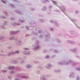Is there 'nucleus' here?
Instances as JSON below:
<instances>
[{
  "label": "nucleus",
  "mask_w": 80,
  "mask_h": 80,
  "mask_svg": "<svg viewBox=\"0 0 80 80\" xmlns=\"http://www.w3.org/2000/svg\"><path fill=\"white\" fill-rule=\"evenodd\" d=\"M38 48H39V47H36L34 48V49L35 50H37V49H38Z\"/></svg>",
  "instance_id": "obj_1"
},
{
  "label": "nucleus",
  "mask_w": 80,
  "mask_h": 80,
  "mask_svg": "<svg viewBox=\"0 0 80 80\" xmlns=\"http://www.w3.org/2000/svg\"><path fill=\"white\" fill-rule=\"evenodd\" d=\"M10 69H13L14 68V67H10L9 68Z\"/></svg>",
  "instance_id": "obj_2"
},
{
  "label": "nucleus",
  "mask_w": 80,
  "mask_h": 80,
  "mask_svg": "<svg viewBox=\"0 0 80 80\" xmlns=\"http://www.w3.org/2000/svg\"><path fill=\"white\" fill-rule=\"evenodd\" d=\"M14 63H15V64H16L17 63V61H14Z\"/></svg>",
  "instance_id": "obj_3"
},
{
  "label": "nucleus",
  "mask_w": 80,
  "mask_h": 80,
  "mask_svg": "<svg viewBox=\"0 0 80 80\" xmlns=\"http://www.w3.org/2000/svg\"><path fill=\"white\" fill-rule=\"evenodd\" d=\"M49 56H47L46 57V58H49Z\"/></svg>",
  "instance_id": "obj_4"
},
{
  "label": "nucleus",
  "mask_w": 80,
  "mask_h": 80,
  "mask_svg": "<svg viewBox=\"0 0 80 80\" xmlns=\"http://www.w3.org/2000/svg\"><path fill=\"white\" fill-rule=\"evenodd\" d=\"M2 18H5V17H4V16H2Z\"/></svg>",
  "instance_id": "obj_5"
},
{
  "label": "nucleus",
  "mask_w": 80,
  "mask_h": 80,
  "mask_svg": "<svg viewBox=\"0 0 80 80\" xmlns=\"http://www.w3.org/2000/svg\"><path fill=\"white\" fill-rule=\"evenodd\" d=\"M31 66L30 65H28V68H30V67Z\"/></svg>",
  "instance_id": "obj_6"
},
{
  "label": "nucleus",
  "mask_w": 80,
  "mask_h": 80,
  "mask_svg": "<svg viewBox=\"0 0 80 80\" xmlns=\"http://www.w3.org/2000/svg\"><path fill=\"white\" fill-rule=\"evenodd\" d=\"M10 73H13V72H12V71H10Z\"/></svg>",
  "instance_id": "obj_7"
},
{
  "label": "nucleus",
  "mask_w": 80,
  "mask_h": 80,
  "mask_svg": "<svg viewBox=\"0 0 80 80\" xmlns=\"http://www.w3.org/2000/svg\"><path fill=\"white\" fill-rule=\"evenodd\" d=\"M30 53V52L28 51L27 52V54H29Z\"/></svg>",
  "instance_id": "obj_8"
},
{
  "label": "nucleus",
  "mask_w": 80,
  "mask_h": 80,
  "mask_svg": "<svg viewBox=\"0 0 80 80\" xmlns=\"http://www.w3.org/2000/svg\"><path fill=\"white\" fill-rule=\"evenodd\" d=\"M53 3H56V2L55 1H52Z\"/></svg>",
  "instance_id": "obj_9"
},
{
  "label": "nucleus",
  "mask_w": 80,
  "mask_h": 80,
  "mask_svg": "<svg viewBox=\"0 0 80 80\" xmlns=\"http://www.w3.org/2000/svg\"><path fill=\"white\" fill-rule=\"evenodd\" d=\"M0 27H1V28H3V26L2 25H1V26H0Z\"/></svg>",
  "instance_id": "obj_10"
},
{
  "label": "nucleus",
  "mask_w": 80,
  "mask_h": 80,
  "mask_svg": "<svg viewBox=\"0 0 80 80\" xmlns=\"http://www.w3.org/2000/svg\"><path fill=\"white\" fill-rule=\"evenodd\" d=\"M18 43H20V41H18Z\"/></svg>",
  "instance_id": "obj_11"
},
{
  "label": "nucleus",
  "mask_w": 80,
  "mask_h": 80,
  "mask_svg": "<svg viewBox=\"0 0 80 80\" xmlns=\"http://www.w3.org/2000/svg\"><path fill=\"white\" fill-rule=\"evenodd\" d=\"M3 72H6V71H5V70H3Z\"/></svg>",
  "instance_id": "obj_12"
},
{
  "label": "nucleus",
  "mask_w": 80,
  "mask_h": 80,
  "mask_svg": "<svg viewBox=\"0 0 80 80\" xmlns=\"http://www.w3.org/2000/svg\"><path fill=\"white\" fill-rule=\"evenodd\" d=\"M24 53V54H26V52H25Z\"/></svg>",
  "instance_id": "obj_13"
},
{
  "label": "nucleus",
  "mask_w": 80,
  "mask_h": 80,
  "mask_svg": "<svg viewBox=\"0 0 80 80\" xmlns=\"http://www.w3.org/2000/svg\"><path fill=\"white\" fill-rule=\"evenodd\" d=\"M18 51H17V52H16V53H18Z\"/></svg>",
  "instance_id": "obj_14"
},
{
  "label": "nucleus",
  "mask_w": 80,
  "mask_h": 80,
  "mask_svg": "<svg viewBox=\"0 0 80 80\" xmlns=\"http://www.w3.org/2000/svg\"><path fill=\"white\" fill-rule=\"evenodd\" d=\"M13 24H15V22H13Z\"/></svg>",
  "instance_id": "obj_15"
},
{
  "label": "nucleus",
  "mask_w": 80,
  "mask_h": 80,
  "mask_svg": "<svg viewBox=\"0 0 80 80\" xmlns=\"http://www.w3.org/2000/svg\"><path fill=\"white\" fill-rule=\"evenodd\" d=\"M13 39V36L12 37V38L11 39Z\"/></svg>",
  "instance_id": "obj_16"
},
{
  "label": "nucleus",
  "mask_w": 80,
  "mask_h": 80,
  "mask_svg": "<svg viewBox=\"0 0 80 80\" xmlns=\"http://www.w3.org/2000/svg\"><path fill=\"white\" fill-rule=\"evenodd\" d=\"M25 50H27V49L24 48Z\"/></svg>",
  "instance_id": "obj_17"
},
{
  "label": "nucleus",
  "mask_w": 80,
  "mask_h": 80,
  "mask_svg": "<svg viewBox=\"0 0 80 80\" xmlns=\"http://www.w3.org/2000/svg\"><path fill=\"white\" fill-rule=\"evenodd\" d=\"M15 52H13V54H15Z\"/></svg>",
  "instance_id": "obj_18"
},
{
  "label": "nucleus",
  "mask_w": 80,
  "mask_h": 80,
  "mask_svg": "<svg viewBox=\"0 0 80 80\" xmlns=\"http://www.w3.org/2000/svg\"><path fill=\"white\" fill-rule=\"evenodd\" d=\"M48 65H50V64H47Z\"/></svg>",
  "instance_id": "obj_19"
},
{
  "label": "nucleus",
  "mask_w": 80,
  "mask_h": 80,
  "mask_svg": "<svg viewBox=\"0 0 80 80\" xmlns=\"http://www.w3.org/2000/svg\"><path fill=\"white\" fill-rule=\"evenodd\" d=\"M18 32V31H16V32Z\"/></svg>",
  "instance_id": "obj_20"
},
{
  "label": "nucleus",
  "mask_w": 80,
  "mask_h": 80,
  "mask_svg": "<svg viewBox=\"0 0 80 80\" xmlns=\"http://www.w3.org/2000/svg\"><path fill=\"white\" fill-rule=\"evenodd\" d=\"M3 2V3H5V2Z\"/></svg>",
  "instance_id": "obj_21"
},
{
  "label": "nucleus",
  "mask_w": 80,
  "mask_h": 80,
  "mask_svg": "<svg viewBox=\"0 0 80 80\" xmlns=\"http://www.w3.org/2000/svg\"><path fill=\"white\" fill-rule=\"evenodd\" d=\"M7 68H8V67H7Z\"/></svg>",
  "instance_id": "obj_22"
},
{
  "label": "nucleus",
  "mask_w": 80,
  "mask_h": 80,
  "mask_svg": "<svg viewBox=\"0 0 80 80\" xmlns=\"http://www.w3.org/2000/svg\"><path fill=\"white\" fill-rule=\"evenodd\" d=\"M22 27H22V26L21 27V28H22Z\"/></svg>",
  "instance_id": "obj_23"
},
{
  "label": "nucleus",
  "mask_w": 80,
  "mask_h": 80,
  "mask_svg": "<svg viewBox=\"0 0 80 80\" xmlns=\"http://www.w3.org/2000/svg\"><path fill=\"white\" fill-rule=\"evenodd\" d=\"M41 79L42 80V79Z\"/></svg>",
  "instance_id": "obj_24"
}]
</instances>
